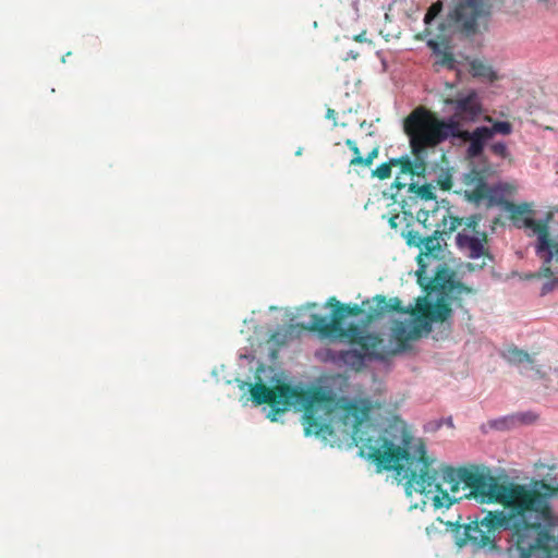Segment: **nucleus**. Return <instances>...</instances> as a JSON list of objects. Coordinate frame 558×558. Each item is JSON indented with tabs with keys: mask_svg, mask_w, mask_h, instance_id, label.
<instances>
[{
	"mask_svg": "<svg viewBox=\"0 0 558 558\" xmlns=\"http://www.w3.org/2000/svg\"><path fill=\"white\" fill-rule=\"evenodd\" d=\"M353 40L356 43H369L372 44V40L367 39L366 37V31H362L360 34L353 36Z\"/></svg>",
	"mask_w": 558,
	"mask_h": 558,
	"instance_id": "nucleus-33",
	"label": "nucleus"
},
{
	"mask_svg": "<svg viewBox=\"0 0 558 558\" xmlns=\"http://www.w3.org/2000/svg\"><path fill=\"white\" fill-rule=\"evenodd\" d=\"M428 46L432 47L434 50L438 48V45L433 40L428 41Z\"/></svg>",
	"mask_w": 558,
	"mask_h": 558,
	"instance_id": "nucleus-35",
	"label": "nucleus"
},
{
	"mask_svg": "<svg viewBox=\"0 0 558 558\" xmlns=\"http://www.w3.org/2000/svg\"><path fill=\"white\" fill-rule=\"evenodd\" d=\"M461 219H462L461 226L462 225L465 226V228L463 229V230H465V233L472 231V232H474L476 234V232H477L476 228H477V226L480 223L481 216L472 215V216H470L468 218H461Z\"/></svg>",
	"mask_w": 558,
	"mask_h": 558,
	"instance_id": "nucleus-28",
	"label": "nucleus"
},
{
	"mask_svg": "<svg viewBox=\"0 0 558 558\" xmlns=\"http://www.w3.org/2000/svg\"><path fill=\"white\" fill-rule=\"evenodd\" d=\"M396 219H397V217L390 218L389 222H390L391 227H396V222H395Z\"/></svg>",
	"mask_w": 558,
	"mask_h": 558,
	"instance_id": "nucleus-36",
	"label": "nucleus"
},
{
	"mask_svg": "<svg viewBox=\"0 0 558 558\" xmlns=\"http://www.w3.org/2000/svg\"><path fill=\"white\" fill-rule=\"evenodd\" d=\"M438 216L439 221L435 223L437 229L435 230L433 235L424 238L423 244L420 247L421 251L416 258L418 268L430 267L433 263L441 260V235L451 234L462 223V219H459V217L453 216L449 208L437 209L432 213V217L434 219H437Z\"/></svg>",
	"mask_w": 558,
	"mask_h": 558,
	"instance_id": "nucleus-6",
	"label": "nucleus"
},
{
	"mask_svg": "<svg viewBox=\"0 0 558 558\" xmlns=\"http://www.w3.org/2000/svg\"><path fill=\"white\" fill-rule=\"evenodd\" d=\"M391 336L403 348L408 341L416 339L420 333L416 328H409L404 323L397 322L391 328Z\"/></svg>",
	"mask_w": 558,
	"mask_h": 558,
	"instance_id": "nucleus-15",
	"label": "nucleus"
},
{
	"mask_svg": "<svg viewBox=\"0 0 558 558\" xmlns=\"http://www.w3.org/2000/svg\"><path fill=\"white\" fill-rule=\"evenodd\" d=\"M381 343V339L378 335L369 333L364 331V333L359 337L355 345H359L362 349V353L365 355H371Z\"/></svg>",
	"mask_w": 558,
	"mask_h": 558,
	"instance_id": "nucleus-19",
	"label": "nucleus"
},
{
	"mask_svg": "<svg viewBox=\"0 0 558 558\" xmlns=\"http://www.w3.org/2000/svg\"><path fill=\"white\" fill-rule=\"evenodd\" d=\"M407 240V244L410 246L421 247L423 244L424 238L420 235L417 231L410 230L404 235Z\"/></svg>",
	"mask_w": 558,
	"mask_h": 558,
	"instance_id": "nucleus-29",
	"label": "nucleus"
},
{
	"mask_svg": "<svg viewBox=\"0 0 558 558\" xmlns=\"http://www.w3.org/2000/svg\"><path fill=\"white\" fill-rule=\"evenodd\" d=\"M453 292H457L459 294H461V293L470 294L473 292V290H472V288L466 287L462 282H458L454 280V291Z\"/></svg>",
	"mask_w": 558,
	"mask_h": 558,
	"instance_id": "nucleus-32",
	"label": "nucleus"
},
{
	"mask_svg": "<svg viewBox=\"0 0 558 558\" xmlns=\"http://www.w3.org/2000/svg\"><path fill=\"white\" fill-rule=\"evenodd\" d=\"M375 307L369 310L368 322L384 317L388 313L410 314L414 320L427 331L430 330L432 323L445 322L451 315V307L444 301L430 303L425 296L416 300V305L402 306L399 298L387 299L385 295L377 294L373 298Z\"/></svg>",
	"mask_w": 558,
	"mask_h": 558,
	"instance_id": "nucleus-2",
	"label": "nucleus"
},
{
	"mask_svg": "<svg viewBox=\"0 0 558 558\" xmlns=\"http://www.w3.org/2000/svg\"><path fill=\"white\" fill-rule=\"evenodd\" d=\"M492 4L487 0H461L452 17L466 34H475L478 21L490 15Z\"/></svg>",
	"mask_w": 558,
	"mask_h": 558,
	"instance_id": "nucleus-9",
	"label": "nucleus"
},
{
	"mask_svg": "<svg viewBox=\"0 0 558 558\" xmlns=\"http://www.w3.org/2000/svg\"><path fill=\"white\" fill-rule=\"evenodd\" d=\"M363 333L364 330L360 326L351 324L347 328H344L343 325H340V330L329 335L319 336L322 338L347 339L349 343L355 344L359 340V337H361Z\"/></svg>",
	"mask_w": 558,
	"mask_h": 558,
	"instance_id": "nucleus-17",
	"label": "nucleus"
},
{
	"mask_svg": "<svg viewBox=\"0 0 558 558\" xmlns=\"http://www.w3.org/2000/svg\"><path fill=\"white\" fill-rule=\"evenodd\" d=\"M308 307H316V304L312 303V304L308 305Z\"/></svg>",
	"mask_w": 558,
	"mask_h": 558,
	"instance_id": "nucleus-38",
	"label": "nucleus"
},
{
	"mask_svg": "<svg viewBox=\"0 0 558 558\" xmlns=\"http://www.w3.org/2000/svg\"><path fill=\"white\" fill-rule=\"evenodd\" d=\"M470 73L473 77H478L490 83L498 78L492 65L478 59H474L470 62Z\"/></svg>",
	"mask_w": 558,
	"mask_h": 558,
	"instance_id": "nucleus-16",
	"label": "nucleus"
},
{
	"mask_svg": "<svg viewBox=\"0 0 558 558\" xmlns=\"http://www.w3.org/2000/svg\"><path fill=\"white\" fill-rule=\"evenodd\" d=\"M372 302L374 305L368 307L367 314L369 313V310L376 305L373 299ZM369 303L371 300H365L363 301L362 305L351 303L344 304L338 301L336 296H331L325 303V307H330L332 310L330 318L319 314H312L311 322L308 325L303 326V328L318 335H329L336 332L340 330V325H343V320L348 316H360L363 313V306ZM366 318L368 319V315Z\"/></svg>",
	"mask_w": 558,
	"mask_h": 558,
	"instance_id": "nucleus-7",
	"label": "nucleus"
},
{
	"mask_svg": "<svg viewBox=\"0 0 558 558\" xmlns=\"http://www.w3.org/2000/svg\"><path fill=\"white\" fill-rule=\"evenodd\" d=\"M551 216L549 213L544 220L524 219V226L531 229L537 236L535 252L542 260L541 268L530 275L529 278H547V281L541 288V295H546L558 287V278L554 276L550 267L553 262H558V241L553 239L549 233V219Z\"/></svg>",
	"mask_w": 558,
	"mask_h": 558,
	"instance_id": "nucleus-4",
	"label": "nucleus"
},
{
	"mask_svg": "<svg viewBox=\"0 0 558 558\" xmlns=\"http://www.w3.org/2000/svg\"><path fill=\"white\" fill-rule=\"evenodd\" d=\"M393 165L400 167V172L402 174H411L412 171V160L408 157L392 158Z\"/></svg>",
	"mask_w": 558,
	"mask_h": 558,
	"instance_id": "nucleus-27",
	"label": "nucleus"
},
{
	"mask_svg": "<svg viewBox=\"0 0 558 558\" xmlns=\"http://www.w3.org/2000/svg\"><path fill=\"white\" fill-rule=\"evenodd\" d=\"M414 130V142L417 148L437 146L449 137L462 141L466 130L461 129V120L454 114L447 121L439 119L424 107L414 109L404 120Z\"/></svg>",
	"mask_w": 558,
	"mask_h": 558,
	"instance_id": "nucleus-3",
	"label": "nucleus"
},
{
	"mask_svg": "<svg viewBox=\"0 0 558 558\" xmlns=\"http://www.w3.org/2000/svg\"><path fill=\"white\" fill-rule=\"evenodd\" d=\"M462 142L469 143L466 155L470 158H476L483 154L484 146L488 140H490V133L488 126H480L474 131H466L462 134Z\"/></svg>",
	"mask_w": 558,
	"mask_h": 558,
	"instance_id": "nucleus-12",
	"label": "nucleus"
},
{
	"mask_svg": "<svg viewBox=\"0 0 558 558\" xmlns=\"http://www.w3.org/2000/svg\"><path fill=\"white\" fill-rule=\"evenodd\" d=\"M484 121L492 123V126H488L490 138L495 134L509 135L512 133L513 126L508 121H497L494 120L490 116H485Z\"/></svg>",
	"mask_w": 558,
	"mask_h": 558,
	"instance_id": "nucleus-21",
	"label": "nucleus"
},
{
	"mask_svg": "<svg viewBox=\"0 0 558 558\" xmlns=\"http://www.w3.org/2000/svg\"><path fill=\"white\" fill-rule=\"evenodd\" d=\"M437 184L442 191H449L452 187L451 175L448 172H442L437 180Z\"/></svg>",
	"mask_w": 558,
	"mask_h": 558,
	"instance_id": "nucleus-30",
	"label": "nucleus"
},
{
	"mask_svg": "<svg viewBox=\"0 0 558 558\" xmlns=\"http://www.w3.org/2000/svg\"><path fill=\"white\" fill-rule=\"evenodd\" d=\"M404 132L410 138V146L412 154L414 155V160L412 161V175H424L426 171V149L430 148L432 146H423L421 148H417L415 146L414 142V130L412 128H409V124L404 121Z\"/></svg>",
	"mask_w": 558,
	"mask_h": 558,
	"instance_id": "nucleus-13",
	"label": "nucleus"
},
{
	"mask_svg": "<svg viewBox=\"0 0 558 558\" xmlns=\"http://www.w3.org/2000/svg\"><path fill=\"white\" fill-rule=\"evenodd\" d=\"M533 369L541 378H544L546 376V374L539 367H533Z\"/></svg>",
	"mask_w": 558,
	"mask_h": 558,
	"instance_id": "nucleus-34",
	"label": "nucleus"
},
{
	"mask_svg": "<svg viewBox=\"0 0 558 558\" xmlns=\"http://www.w3.org/2000/svg\"><path fill=\"white\" fill-rule=\"evenodd\" d=\"M444 102L451 106L454 110V118L463 122H476L483 112L481 98L473 89L458 93L456 97H448Z\"/></svg>",
	"mask_w": 558,
	"mask_h": 558,
	"instance_id": "nucleus-10",
	"label": "nucleus"
},
{
	"mask_svg": "<svg viewBox=\"0 0 558 558\" xmlns=\"http://www.w3.org/2000/svg\"><path fill=\"white\" fill-rule=\"evenodd\" d=\"M395 167L393 160L390 159L387 162L379 165L373 172L372 175L379 179L386 180L391 177V169Z\"/></svg>",
	"mask_w": 558,
	"mask_h": 558,
	"instance_id": "nucleus-23",
	"label": "nucleus"
},
{
	"mask_svg": "<svg viewBox=\"0 0 558 558\" xmlns=\"http://www.w3.org/2000/svg\"><path fill=\"white\" fill-rule=\"evenodd\" d=\"M487 243V235L485 232H476L475 235L465 233L462 230L457 235V244L461 250L468 252L470 258H480L488 256L485 244Z\"/></svg>",
	"mask_w": 558,
	"mask_h": 558,
	"instance_id": "nucleus-11",
	"label": "nucleus"
},
{
	"mask_svg": "<svg viewBox=\"0 0 558 558\" xmlns=\"http://www.w3.org/2000/svg\"><path fill=\"white\" fill-rule=\"evenodd\" d=\"M441 10H442V2L439 0L434 2L428 8V10L424 16V23L430 24L436 19V16L441 12Z\"/></svg>",
	"mask_w": 558,
	"mask_h": 558,
	"instance_id": "nucleus-25",
	"label": "nucleus"
},
{
	"mask_svg": "<svg viewBox=\"0 0 558 558\" xmlns=\"http://www.w3.org/2000/svg\"><path fill=\"white\" fill-rule=\"evenodd\" d=\"M464 195L466 199L475 204L486 202L488 207L494 205L506 204V207L511 211L512 217L523 215L526 211L525 205H514L504 201V189L501 185L489 186L486 182L484 174L472 169L463 177Z\"/></svg>",
	"mask_w": 558,
	"mask_h": 558,
	"instance_id": "nucleus-5",
	"label": "nucleus"
},
{
	"mask_svg": "<svg viewBox=\"0 0 558 558\" xmlns=\"http://www.w3.org/2000/svg\"><path fill=\"white\" fill-rule=\"evenodd\" d=\"M489 150L497 157L512 161L511 154L504 142H495L489 145Z\"/></svg>",
	"mask_w": 558,
	"mask_h": 558,
	"instance_id": "nucleus-24",
	"label": "nucleus"
},
{
	"mask_svg": "<svg viewBox=\"0 0 558 558\" xmlns=\"http://www.w3.org/2000/svg\"><path fill=\"white\" fill-rule=\"evenodd\" d=\"M333 113H335V111H333L332 109H329V110H328V114H327V116H328V117H330V116H332Z\"/></svg>",
	"mask_w": 558,
	"mask_h": 558,
	"instance_id": "nucleus-37",
	"label": "nucleus"
},
{
	"mask_svg": "<svg viewBox=\"0 0 558 558\" xmlns=\"http://www.w3.org/2000/svg\"><path fill=\"white\" fill-rule=\"evenodd\" d=\"M365 354L357 350H344L339 352V360L350 368L360 371L365 364Z\"/></svg>",
	"mask_w": 558,
	"mask_h": 558,
	"instance_id": "nucleus-18",
	"label": "nucleus"
},
{
	"mask_svg": "<svg viewBox=\"0 0 558 558\" xmlns=\"http://www.w3.org/2000/svg\"><path fill=\"white\" fill-rule=\"evenodd\" d=\"M437 64L445 66L449 70H453L456 68V59L454 56L449 51L439 52V59Z\"/></svg>",
	"mask_w": 558,
	"mask_h": 558,
	"instance_id": "nucleus-26",
	"label": "nucleus"
},
{
	"mask_svg": "<svg viewBox=\"0 0 558 558\" xmlns=\"http://www.w3.org/2000/svg\"><path fill=\"white\" fill-rule=\"evenodd\" d=\"M417 283L428 294L432 292L449 293L454 291L453 271L444 260L433 263L430 267L416 270Z\"/></svg>",
	"mask_w": 558,
	"mask_h": 558,
	"instance_id": "nucleus-8",
	"label": "nucleus"
},
{
	"mask_svg": "<svg viewBox=\"0 0 558 558\" xmlns=\"http://www.w3.org/2000/svg\"><path fill=\"white\" fill-rule=\"evenodd\" d=\"M504 359L510 364H521V363H533V359L531 355L517 347L508 348L504 354Z\"/></svg>",
	"mask_w": 558,
	"mask_h": 558,
	"instance_id": "nucleus-20",
	"label": "nucleus"
},
{
	"mask_svg": "<svg viewBox=\"0 0 558 558\" xmlns=\"http://www.w3.org/2000/svg\"><path fill=\"white\" fill-rule=\"evenodd\" d=\"M391 189H397V192L392 194L395 202H398L397 195L402 189H407L408 192L413 193L415 196L421 199L430 201L435 199V194L433 192V187L429 184L416 185L415 183H402L400 178L397 177L391 185Z\"/></svg>",
	"mask_w": 558,
	"mask_h": 558,
	"instance_id": "nucleus-14",
	"label": "nucleus"
},
{
	"mask_svg": "<svg viewBox=\"0 0 558 558\" xmlns=\"http://www.w3.org/2000/svg\"><path fill=\"white\" fill-rule=\"evenodd\" d=\"M378 155L379 147L375 146L365 157H352L349 162V166L353 168L357 166L369 168L373 165L374 160L378 157Z\"/></svg>",
	"mask_w": 558,
	"mask_h": 558,
	"instance_id": "nucleus-22",
	"label": "nucleus"
},
{
	"mask_svg": "<svg viewBox=\"0 0 558 558\" xmlns=\"http://www.w3.org/2000/svg\"><path fill=\"white\" fill-rule=\"evenodd\" d=\"M413 436L399 416L391 420V471L405 480V492L423 496L435 509L449 508L456 500L461 483L480 504H497L499 510L483 511L464 525L463 544L476 549H498L496 533L510 532L507 558H558V514L551 499L558 496V484L544 480L530 485L473 471L465 466L436 465L422 440L410 451Z\"/></svg>",
	"mask_w": 558,
	"mask_h": 558,
	"instance_id": "nucleus-1",
	"label": "nucleus"
},
{
	"mask_svg": "<svg viewBox=\"0 0 558 558\" xmlns=\"http://www.w3.org/2000/svg\"><path fill=\"white\" fill-rule=\"evenodd\" d=\"M345 145L353 153V157H363L355 141L348 138L345 140Z\"/></svg>",
	"mask_w": 558,
	"mask_h": 558,
	"instance_id": "nucleus-31",
	"label": "nucleus"
}]
</instances>
